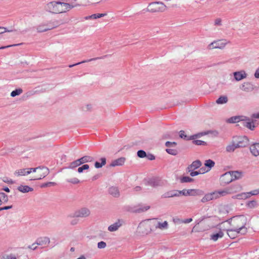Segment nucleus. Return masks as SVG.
Wrapping results in <instances>:
<instances>
[{"label": "nucleus", "instance_id": "412c9836", "mask_svg": "<svg viewBox=\"0 0 259 259\" xmlns=\"http://www.w3.org/2000/svg\"><path fill=\"white\" fill-rule=\"evenodd\" d=\"M49 243L50 239L47 237L38 238L35 241V243H36V244L38 245H47Z\"/></svg>", "mask_w": 259, "mask_h": 259}, {"label": "nucleus", "instance_id": "69168bd1", "mask_svg": "<svg viewBox=\"0 0 259 259\" xmlns=\"http://www.w3.org/2000/svg\"><path fill=\"white\" fill-rule=\"evenodd\" d=\"M252 119H259V112L254 113L251 115Z\"/></svg>", "mask_w": 259, "mask_h": 259}, {"label": "nucleus", "instance_id": "e2e57ef3", "mask_svg": "<svg viewBox=\"0 0 259 259\" xmlns=\"http://www.w3.org/2000/svg\"><path fill=\"white\" fill-rule=\"evenodd\" d=\"M146 157L148 159L150 160H154L155 158V156L154 155L152 154H150V153L147 154V156H146Z\"/></svg>", "mask_w": 259, "mask_h": 259}, {"label": "nucleus", "instance_id": "5701e85b", "mask_svg": "<svg viewBox=\"0 0 259 259\" xmlns=\"http://www.w3.org/2000/svg\"><path fill=\"white\" fill-rule=\"evenodd\" d=\"M17 189L21 192L22 193H27L29 192H31L33 190V189L31 187H30L28 186H23L20 185L17 188Z\"/></svg>", "mask_w": 259, "mask_h": 259}, {"label": "nucleus", "instance_id": "6e6d98bb", "mask_svg": "<svg viewBox=\"0 0 259 259\" xmlns=\"http://www.w3.org/2000/svg\"><path fill=\"white\" fill-rule=\"evenodd\" d=\"M210 193L213 200L219 198V193L218 192V191H215Z\"/></svg>", "mask_w": 259, "mask_h": 259}, {"label": "nucleus", "instance_id": "09e8293b", "mask_svg": "<svg viewBox=\"0 0 259 259\" xmlns=\"http://www.w3.org/2000/svg\"><path fill=\"white\" fill-rule=\"evenodd\" d=\"M206 134V133L205 132L197 133L196 134H194L193 135L191 136V140H195L197 138L201 137L202 136L205 135Z\"/></svg>", "mask_w": 259, "mask_h": 259}, {"label": "nucleus", "instance_id": "b1692460", "mask_svg": "<svg viewBox=\"0 0 259 259\" xmlns=\"http://www.w3.org/2000/svg\"><path fill=\"white\" fill-rule=\"evenodd\" d=\"M233 181L241 179L243 177V172L239 171H230Z\"/></svg>", "mask_w": 259, "mask_h": 259}, {"label": "nucleus", "instance_id": "c03bdc74", "mask_svg": "<svg viewBox=\"0 0 259 259\" xmlns=\"http://www.w3.org/2000/svg\"><path fill=\"white\" fill-rule=\"evenodd\" d=\"M89 165L88 164H85L82 165L81 166L79 167L77 169V172L78 173H82L83 170H88L89 169Z\"/></svg>", "mask_w": 259, "mask_h": 259}, {"label": "nucleus", "instance_id": "cd10ccee", "mask_svg": "<svg viewBox=\"0 0 259 259\" xmlns=\"http://www.w3.org/2000/svg\"><path fill=\"white\" fill-rule=\"evenodd\" d=\"M101 162L96 161L94 165L96 168H101L103 166L105 165L106 163V159L105 157H102L100 159Z\"/></svg>", "mask_w": 259, "mask_h": 259}, {"label": "nucleus", "instance_id": "dca6fc26", "mask_svg": "<svg viewBox=\"0 0 259 259\" xmlns=\"http://www.w3.org/2000/svg\"><path fill=\"white\" fill-rule=\"evenodd\" d=\"M57 25H53L52 26H51V27H46V25L42 24L38 25L36 28V30H37V32H39V33L44 32H46L48 30L53 29L57 27Z\"/></svg>", "mask_w": 259, "mask_h": 259}, {"label": "nucleus", "instance_id": "680f3d73", "mask_svg": "<svg viewBox=\"0 0 259 259\" xmlns=\"http://www.w3.org/2000/svg\"><path fill=\"white\" fill-rule=\"evenodd\" d=\"M189 172H190V175L191 177H195L198 175H200V172H198V171H194V170H192V171H190Z\"/></svg>", "mask_w": 259, "mask_h": 259}, {"label": "nucleus", "instance_id": "58836bf2", "mask_svg": "<svg viewBox=\"0 0 259 259\" xmlns=\"http://www.w3.org/2000/svg\"><path fill=\"white\" fill-rule=\"evenodd\" d=\"M179 197L181 195H184L185 196H190V189H183L182 190H178Z\"/></svg>", "mask_w": 259, "mask_h": 259}, {"label": "nucleus", "instance_id": "f3484780", "mask_svg": "<svg viewBox=\"0 0 259 259\" xmlns=\"http://www.w3.org/2000/svg\"><path fill=\"white\" fill-rule=\"evenodd\" d=\"M244 118H245V116H232L229 118L227 121L229 123H237L238 122H242V121L244 120Z\"/></svg>", "mask_w": 259, "mask_h": 259}, {"label": "nucleus", "instance_id": "4be33fe9", "mask_svg": "<svg viewBox=\"0 0 259 259\" xmlns=\"http://www.w3.org/2000/svg\"><path fill=\"white\" fill-rule=\"evenodd\" d=\"M219 228L220 230L218 233L210 235V239L214 241H217L219 238H221L224 236V233L221 230V228L219 227Z\"/></svg>", "mask_w": 259, "mask_h": 259}, {"label": "nucleus", "instance_id": "f257e3e1", "mask_svg": "<svg viewBox=\"0 0 259 259\" xmlns=\"http://www.w3.org/2000/svg\"><path fill=\"white\" fill-rule=\"evenodd\" d=\"M238 221L242 222V225L238 226L236 228L233 229L227 230V234L229 237L231 239L235 238L240 233L244 234L247 232V228L245 227L246 224V218H239L237 219Z\"/></svg>", "mask_w": 259, "mask_h": 259}, {"label": "nucleus", "instance_id": "0e129e2a", "mask_svg": "<svg viewBox=\"0 0 259 259\" xmlns=\"http://www.w3.org/2000/svg\"><path fill=\"white\" fill-rule=\"evenodd\" d=\"M218 192L219 193V197H220L221 196H225V195H226L227 194H228V192H227V191H226V190L218 191Z\"/></svg>", "mask_w": 259, "mask_h": 259}, {"label": "nucleus", "instance_id": "473e14b6", "mask_svg": "<svg viewBox=\"0 0 259 259\" xmlns=\"http://www.w3.org/2000/svg\"><path fill=\"white\" fill-rule=\"evenodd\" d=\"M228 101V97L226 96H220L216 101L218 104H224L226 103Z\"/></svg>", "mask_w": 259, "mask_h": 259}, {"label": "nucleus", "instance_id": "052dcab7", "mask_svg": "<svg viewBox=\"0 0 259 259\" xmlns=\"http://www.w3.org/2000/svg\"><path fill=\"white\" fill-rule=\"evenodd\" d=\"M36 244V243H35V242L32 244L28 245L27 247V248H29V249H32L33 250H34L36 249L37 248V246L35 245Z\"/></svg>", "mask_w": 259, "mask_h": 259}, {"label": "nucleus", "instance_id": "603ef678", "mask_svg": "<svg viewBox=\"0 0 259 259\" xmlns=\"http://www.w3.org/2000/svg\"><path fill=\"white\" fill-rule=\"evenodd\" d=\"M256 205V201L255 200L249 201L246 204L247 206L251 208H254Z\"/></svg>", "mask_w": 259, "mask_h": 259}, {"label": "nucleus", "instance_id": "0eeeda50", "mask_svg": "<svg viewBox=\"0 0 259 259\" xmlns=\"http://www.w3.org/2000/svg\"><path fill=\"white\" fill-rule=\"evenodd\" d=\"M227 42H223L221 41L220 40H218L217 41H214L210 43L208 46V49L209 50H211L213 49H223L226 45Z\"/></svg>", "mask_w": 259, "mask_h": 259}, {"label": "nucleus", "instance_id": "338daca9", "mask_svg": "<svg viewBox=\"0 0 259 259\" xmlns=\"http://www.w3.org/2000/svg\"><path fill=\"white\" fill-rule=\"evenodd\" d=\"M209 170L208 169L207 170H205V167H201L200 169L198 170V172H200V174H203L206 172H208Z\"/></svg>", "mask_w": 259, "mask_h": 259}, {"label": "nucleus", "instance_id": "8fccbe9b", "mask_svg": "<svg viewBox=\"0 0 259 259\" xmlns=\"http://www.w3.org/2000/svg\"><path fill=\"white\" fill-rule=\"evenodd\" d=\"M137 155L140 158H145L147 156V153L143 150H139L137 152Z\"/></svg>", "mask_w": 259, "mask_h": 259}, {"label": "nucleus", "instance_id": "2f4dec72", "mask_svg": "<svg viewBox=\"0 0 259 259\" xmlns=\"http://www.w3.org/2000/svg\"><path fill=\"white\" fill-rule=\"evenodd\" d=\"M8 195L4 192H0V205L8 202Z\"/></svg>", "mask_w": 259, "mask_h": 259}, {"label": "nucleus", "instance_id": "c85d7f7f", "mask_svg": "<svg viewBox=\"0 0 259 259\" xmlns=\"http://www.w3.org/2000/svg\"><path fill=\"white\" fill-rule=\"evenodd\" d=\"M31 173V170H27V169H21L15 172V175L17 176H25Z\"/></svg>", "mask_w": 259, "mask_h": 259}, {"label": "nucleus", "instance_id": "20e7f679", "mask_svg": "<svg viewBox=\"0 0 259 259\" xmlns=\"http://www.w3.org/2000/svg\"><path fill=\"white\" fill-rule=\"evenodd\" d=\"M90 214V210L86 208L82 207L74 211L73 213L68 215L70 218H85Z\"/></svg>", "mask_w": 259, "mask_h": 259}, {"label": "nucleus", "instance_id": "f8f14e48", "mask_svg": "<svg viewBox=\"0 0 259 259\" xmlns=\"http://www.w3.org/2000/svg\"><path fill=\"white\" fill-rule=\"evenodd\" d=\"M233 75L235 79L238 81L244 78H245L247 76V74L244 70L240 71H236L233 72Z\"/></svg>", "mask_w": 259, "mask_h": 259}, {"label": "nucleus", "instance_id": "2eb2a0df", "mask_svg": "<svg viewBox=\"0 0 259 259\" xmlns=\"http://www.w3.org/2000/svg\"><path fill=\"white\" fill-rule=\"evenodd\" d=\"M240 89L244 92H249L252 91L254 90V86L252 83L250 82H244L241 84Z\"/></svg>", "mask_w": 259, "mask_h": 259}, {"label": "nucleus", "instance_id": "aec40b11", "mask_svg": "<svg viewBox=\"0 0 259 259\" xmlns=\"http://www.w3.org/2000/svg\"><path fill=\"white\" fill-rule=\"evenodd\" d=\"M75 6V5L61 2V8H63L62 13L69 11L70 10L74 8Z\"/></svg>", "mask_w": 259, "mask_h": 259}, {"label": "nucleus", "instance_id": "37998d69", "mask_svg": "<svg viewBox=\"0 0 259 259\" xmlns=\"http://www.w3.org/2000/svg\"><path fill=\"white\" fill-rule=\"evenodd\" d=\"M166 152L171 155L176 156L178 154L177 150L172 148H167L165 149Z\"/></svg>", "mask_w": 259, "mask_h": 259}, {"label": "nucleus", "instance_id": "423d86ee", "mask_svg": "<svg viewBox=\"0 0 259 259\" xmlns=\"http://www.w3.org/2000/svg\"><path fill=\"white\" fill-rule=\"evenodd\" d=\"M231 174V171H230L225 173L221 176L220 179L222 184H228L233 181V177Z\"/></svg>", "mask_w": 259, "mask_h": 259}, {"label": "nucleus", "instance_id": "a878e982", "mask_svg": "<svg viewBox=\"0 0 259 259\" xmlns=\"http://www.w3.org/2000/svg\"><path fill=\"white\" fill-rule=\"evenodd\" d=\"M237 148H238V147H237L236 143H235V141L233 140L232 142V144L227 146L226 150L227 152H233Z\"/></svg>", "mask_w": 259, "mask_h": 259}, {"label": "nucleus", "instance_id": "f03ea898", "mask_svg": "<svg viewBox=\"0 0 259 259\" xmlns=\"http://www.w3.org/2000/svg\"><path fill=\"white\" fill-rule=\"evenodd\" d=\"M166 8V6L163 3L156 2L149 4L146 11L151 13L163 12Z\"/></svg>", "mask_w": 259, "mask_h": 259}, {"label": "nucleus", "instance_id": "393cba45", "mask_svg": "<svg viewBox=\"0 0 259 259\" xmlns=\"http://www.w3.org/2000/svg\"><path fill=\"white\" fill-rule=\"evenodd\" d=\"M80 160L81 164L85 163L91 162L94 161V158L90 156L85 155L79 159Z\"/></svg>", "mask_w": 259, "mask_h": 259}, {"label": "nucleus", "instance_id": "4468645a", "mask_svg": "<svg viewBox=\"0 0 259 259\" xmlns=\"http://www.w3.org/2000/svg\"><path fill=\"white\" fill-rule=\"evenodd\" d=\"M201 166V162L199 160L194 161L187 168V171L190 172L192 170H195L199 168Z\"/></svg>", "mask_w": 259, "mask_h": 259}, {"label": "nucleus", "instance_id": "e433bc0d", "mask_svg": "<svg viewBox=\"0 0 259 259\" xmlns=\"http://www.w3.org/2000/svg\"><path fill=\"white\" fill-rule=\"evenodd\" d=\"M250 197L249 192H244L237 195L236 198L238 199H245Z\"/></svg>", "mask_w": 259, "mask_h": 259}, {"label": "nucleus", "instance_id": "7c9ffc66", "mask_svg": "<svg viewBox=\"0 0 259 259\" xmlns=\"http://www.w3.org/2000/svg\"><path fill=\"white\" fill-rule=\"evenodd\" d=\"M105 56H104L103 58ZM101 58H103V57H97V58H92V59H89V60H83L82 61H81L80 62L76 63L74 64L69 65L68 66H69V68H71V67H74L75 66L78 65L82 64V63H86V62H90V61H93V60H98V59H100Z\"/></svg>", "mask_w": 259, "mask_h": 259}, {"label": "nucleus", "instance_id": "ea45409f", "mask_svg": "<svg viewBox=\"0 0 259 259\" xmlns=\"http://www.w3.org/2000/svg\"><path fill=\"white\" fill-rule=\"evenodd\" d=\"M213 200L210 193H207L204 195V196L201 199V202L202 203H205L207 201Z\"/></svg>", "mask_w": 259, "mask_h": 259}, {"label": "nucleus", "instance_id": "9b49d317", "mask_svg": "<svg viewBox=\"0 0 259 259\" xmlns=\"http://www.w3.org/2000/svg\"><path fill=\"white\" fill-rule=\"evenodd\" d=\"M174 197H179L178 190H172L167 191L161 195V198H169Z\"/></svg>", "mask_w": 259, "mask_h": 259}, {"label": "nucleus", "instance_id": "3c124183", "mask_svg": "<svg viewBox=\"0 0 259 259\" xmlns=\"http://www.w3.org/2000/svg\"><path fill=\"white\" fill-rule=\"evenodd\" d=\"M66 181L69 183H71L73 184H76L80 183V181L76 178H73L72 179H67Z\"/></svg>", "mask_w": 259, "mask_h": 259}, {"label": "nucleus", "instance_id": "9d476101", "mask_svg": "<svg viewBox=\"0 0 259 259\" xmlns=\"http://www.w3.org/2000/svg\"><path fill=\"white\" fill-rule=\"evenodd\" d=\"M124 223V221L123 220H118L116 222L113 223V224L110 225L108 230L110 232H114L118 229V228L121 227L122 224Z\"/></svg>", "mask_w": 259, "mask_h": 259}, {"label": "nucleus", "instance_id": "a18cd8bd", "mask_svg": "<svg viewBox=\"0 0 259 259\" xmlns=\"http://www.w3.org/2000/svg\"><path fill=\"white\" fill-rule=\"evenodd\" d=\"M56 185V183L55 182H49L42 184L40 185L41 188L50 187Z\"/></svg>", "mask_w": 259, "mask_h": 259}, {"label": "nucleus", "instance_id": "39448f33", "mask_svg": "<svg viewBox=\"0 0 259 259\" xmlns=\"http://www.w3.org/2000/svg\"><path fill=\"white\" fill-rule=\"evenodd\" d=\"M234 141L236 142L237 147L243 148L247 146L249 144V140L246 136L234 137Z\"/></svg>", "mask_w": 259, "mask_h": 259}, {"label": "nucleus", "instance_id": "79ce46f5", "mask_svg": "<svg viewBox=\"0 0 259 259\" xmlns=\"http://www.w3.org/2000/svg\"><path fill=\"white\" fill-rule=\"evenodd\" d=\"M23 92V90L21 89H17L14 91H13L11 93V96L12 97H14L16 96H18L21 94Z\"/></svg>", "mask_w": 259, "mask_h": 259}, {"label": "nucleus", "instance_id": "13d9d810", "mask_svg": "<svg viewBox=\"0 0 259 259\" xmlns=\"http://www.w3.org/2000/svg\"><path fill=\"white\" fill-rule=\"evenodd\" d=\"M1 259H16V257L13 254L10 255H6L3 256Z\"/></svg>", "mask_w": 259, "mask_h": 259}, {"label": "nucleus", "instance_id": "72a5a7b5", "mask_svg": "<svg viewBox=\"0 0 259 259\" xmlns=\"http://www.w3.org/2000/svg\"><path fill=\"white\" fill-rule=\"evenodd\" d=\"M214 164L215 162L211 159L206 160L204 163V165L208 168V170H210L214 166Z\"/></svg>", "mask_w": 259, "mask_h": 259}, {"label": "nucleus", "instance_id": "ddd939ff", "mask_svg": "<svg viewBox=\"0 0 259 259\" xmlns=\"http://www.w3.org/2000/svg\"><path fill=\"white\" fill-rule=\"evenodd\" d=\"M250 151L254 156L259 155V143H254L250 146Z\"/></svg>", "mask_w": 259, "mask_h": 259}, {"label": "nucleus", "instance_id": "bf43d9fd", "mask_svg": "<svg viewBox=\"0 0 259 259\" xmlns=\"http://www.w3.org/2000/svg\"><path fill=\"white\" fill-rule=\"evenodd\" d=\"M249 196L252 195H256L259 194V189H255L250 192H249Z\"/></svg>", "mask_w": 259, "mask_h": 259}, {"label": "nucleus", "instance_id": "f704fd0d", "mask_svg": "<svg viewBox=\"0 0 259 259\" xmlns=\"http://www.w3.org/2000/svg\"><path fill=\"white\" fill-rule=\"evenodd\" d=\"M168 227V223L167 221H164L163 223L158 222L155 226L156 228H159L161 230L167 229Z\"/></svg>", "mask_w": 259, "mask_h": 259}, {"label": "nucleus", "instance_id": "de8ad7c7", "mask_svg": "<svg viewBox=\"0 0 259 259\" xmlns=\"http://www.w3.org/2000/svg\"><path fill=\"white\" fill-rule=\"evenodd\" d=\"M177 145V143L175 142H170L167 141L166 142L165 145L168 148H171L175 147Z\"/></svg>", "mask_w": 259, "mask_h": 259}, {"label": "nucleus", "instance_id": "a211bd4d", "mask_svg": "<svg viewBox=\"0 0 259 259\" xmlns=\"http://www.w3.org/2000/svg\"><path fill=\"white\" fill-rule=\"evenodd\" d=\"M109 193L114 197L117 198L120 196L118 189L116 187L112 186L108 189Z\"/></svg>", "mask_w": 259, "mask_h": 259}, {"label": "nucleus", "instance_id": "49530a36", "mask_svg": "<svg viewBox=\"0 0 259 259\" xmlns=\"http://www.w3.org/2000/svg\"><path fill=\"white\" fill-rule=\"evenodd\" d=\"M192 143L196 145H206L207 144L205 141L200 140H192Z\"/></svg>", "mask_w": 259, "mask_h": 259}, {"label": "nucleus", "instance_id": "6ab92c4d", "mask_svg": "<svg viewBox=\"0 0 259 259\" xmlns=\"http://www.w3.org/2000/svg\"><path fill=\"white\" fill-rule=\"evenodd\" d=\"M125 161V158L124 157H120L117 159L113 160L110 164V166L114 167L116 166L122 165Z\"/></svg>", "mask_w": 259, "mask_h": 259}, {"label": "nucleus", "instance_id": "c756f323", "mask_svg": "<svg viewBox=\"0 0 259 259\" xmlns=\"http://www.w3.org/2000/svg\"><path fill=\"white\" fill-rule=\"evenodd\" d=\"M81 165L79 159L71 162L69 165L67 167L69 169H74V168Z\"/></svg>", "mask_w": 259, "mask_h": 259}, {"label": "nucleus", "instance_id": "4c0bfd02", "mask_svg": "<svg viewBox=\"0 0 259 259\" xmlns=\"http://www.w3.org/2000/svg\"><path fill=\"white\" fill-rule=\"evenodd\" d=\"M179 136L181 139L186 141L191 140V136H188L185 134L184 131L181 130L179 132Z\"/></svg>", "mask_w": 259, "mask_h": 259}, {"label": "nucleus", "instance_id": "bb28decb", "mask_svg": "<svg viewBox=\"0 0 259 259\" xmlns=\"http://www.w3.org/2000/svg\"><path fill=\"white\" fill-rule=\"evenodd\" d=\"M190 196H202L204 193L203 191L200 189H190Z\"/></svg>", "mask_w": 259, "mask_h": 259}, {"label": "nucleus", "instance_id": "6e6552de", "mask_svg": "<svg viewBox=\"0 0 259 259\" xmlns=\"http://www.w3.org/2000/svg\"><path fill=\"white\" fill-rule=\"evenodd\" d=\"M161 180L158 177H152L148 180L146 185L152 186L153 187H157L161 185Z\"/></svg>", "mask_w": 259, "mask_h": 259}, {"label": "nucleus", "instance_id": "7ed1b4c3", "mask_svg": "<svg viewBox=\"0 0 259 259\" xmlns=\"http://www.w3.org/2000/svg\"><path fill=\"white\" fill-rule=\"evenodd\" d=\"M46 9L48 11L54 14L62 13L63 12V8H61V2H51L47 4Z\"/></svg>", "mask_w": 259, "mask_h": 259}, {"label": "nucleus", "instance_id": "4d7b16f0", "mask_svg": "<svg viewBox=\"0 0 259 259\" xmlns=\"http://www.w3.org/2000/svg\"><path fill=\"white\" fill-rule=\"evenodd\" d=\"M106 246V243L104 241H100L98 243V248L100 249H103Z\"/></svg>", "mask_w": 259, "mask_h": 259}, {"label": "nucleus", "instance_id": "a19ab883", "mask_svg": "<svg viewBox=\"0 0 259 259\" xmlns=\"http://www.w3.org/2000/svg\"><path fill=\"white\" fill-rule=\"evenodd\" d=\"M106 15V14H93L90 16L87 17L86 19H88L89 18H90V19H96L97 18H99L104 17Z\"/></svg>", "mask_w": 259, "mask_h": 259}, {"label": "nucleus", "instance_id": "c9c22d12", "mask_svg": "<svg viewBox=\"0 0 259 259\" xmlns=\"http://www.w3.org/2000/svg\"><path fill=\"white\" fill-rule=\"evenodd\" d=\"M180 180L181 183H190L194 181L193 179L188 176L182 177L180 178Z\"/></svg>", "mask_w": 259, "mask_h": 259}, {"label": "nucleus", "instance_id": "1a4fd4ad", "mask_svg": "<svg viewBox=\"0 0 259 259\" xmlns=\"http://www.w3.org/2000/svg\"><path fill=\"white\" fill-rule=\"evenodd\" d=\"M243 126L246 127L251 131H253L256 127V125H253L252 122L250 121V118L245 116L244 120L242 121L240 123Z\"/></svg>", "mask_w": 259, "mask_h": 259}, {"label": "nucleus", "instance_id": "774afa93", "mask_svg": "<svg viewBox=\"0 0 259 259\" xmlns=\"http://www.w3.org/2000/svg\"><path fill=\"white\" fill-rule=\"evenodd\" d=\"M254 76L256 78H259V68L256 70L254 73Z\"/></svg>", "mask_w": 259, "mask_h": 259}, {"label": "nucleus", "instance_id": "864d4df0", "mask_svg": "<svg viewBox=\"0 0 259 259\" xmlns=\"http://www.w3.org/2000/svg\"><path fill=\"white\" fill-rule=\"evenodd\" d=\"M41 168H40V169L44 170V171L42 172V177H46L47 175L49 174V169L45 166H41Z\"/></svg>", "mask_w": 259, "mask_h": 259}, {"label": "nucleus", "instance_id": "5fc2aeb1", "mask_svg": "<svg viewBox=\"0 0 259 259\" xmlns=\"http://www.w3.org/2000/svg\"><path fill=\"white\" fill-rule=\"evenodd\" d=\"M150 208V206H145L144 207H140L136 210L137 212H141L147 211Z\"/></svg>", "mask_w": 259, "mask_h": 259}]
</instances>
